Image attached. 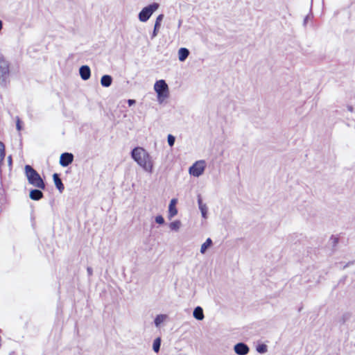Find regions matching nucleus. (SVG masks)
Returning <instances> with one entry per match:
<instances>
[{
	"label": "nucleus",
	"mask_w": 355,
	"mask_h": 355,
	"mask_svg": "<svg viewBox=\"0 0 355 355\" xmlns=\"http://www.w3.org/2000/svg\"><path fill=\"white\" fill-rule=\"evenodd\" d=\"M132 159L146 172L151 173L153 162L149 153L143 148L136 147L131 152Z\"/></svg>",
	"instance_id": "f257e3e1"
},
{
	"label": "nucleus",
	"mask_w": 355,
	"mask_h": 355,
	"mask_svg": "<svg viewBox=\"0 0 355 355\" xmlns=\"http://www.w3.org/2000/svg\"><path fill=\"white\" fill-rule=\"evenodd\" d=\"M25 175L30 184L40 189H45V184L40 175L30 165H26Z\"/></svg>",
	"instance_id": "f03ea898"
},
{
	"label": "nucleus",
	"mask_w": 355,
	"mask_h": 355,
	"mask_svg": "<svg viewBox=\"0 0 355 355\" xmlns=\"http://www.w3.org/2000/svg\"><path fill=\"white\" fill-rule=\"evenodd\" d=\"M154 89L157 94V98L159 103H162L168 96V87L165 80H157L154 85Z\"/></svg>",
	"instance_id": "7ed1b4c3"
},
{
	"label": "nucleus",
	"mask_w": 355,
	"mask_h": 355,
	"mask_svg": "<svg viewBox=\"0 0 355 355\" xmlns=\"http://www.w3.org/2000/svg\"><path fill=\"white\" fill-rule=\"evenodd\" d=\"M9 63L3 57H0V84L6 86L9 83Z\"/></svg>",
	"instance_id": "20e7f679"
},
{
	"label": "nucleus",
	"mask_w": 355,
	"mask_h": 355,
	"mask_svg": "<svg viewBox=\"0 0 355 355\" xmlns=\"http://www.w3.org/2000/svg\"><path fill=\"white\" fill-rule=\"evenodd\" d=\"M159 6V3H153L144 7L139 13L138 17L139 21L141 22L147 21L153 14V12L158 9Z\"/></svg>",
	"instance_id": "39448f33"
},
{
	"label": "nucleus",
	"mask_w": 355,
	"mask_h": 355,
	"mask_svg": "<svg viewBox=\"0 0 355 355\" xmlns=\"http://www.w3.org/2000/svg\"><path fill=\"white\" fill-rule=\"evenodd\" d=\"M206 163L205 160L196 161L189 169V172L194 177L200 176L205 171Z\"/></svg>",
	"instance_id": "423d86ee"
},
{
	"label": "nucleus",
	"mask_w": 355,
	"mask_h": 355,
	"mask_svg": "<svg viewBox=\"0 0 355 355\" xmlns=\"http://www.w3.org/2000/svg\"><path fill=\"white\" fill-rule=\"evenodd\" d=\"M73 161V155L69 153H64L60 155V164L66 167L71 164Z\"/></svg>",
	"instance_id": "0eeeda50"
},
{
	"label": "nucleus",
	"mask_w": 355,
	"mask_h": 355,
	"mask_svg": "<svg viewBox=\"0 0 355 355\" xmlns=\"http://www.w3.org/2000/svg\"><path fill=\"white\" fill-rule=\"evenodd\" d=\"M235 353L238 355H246L250 351L249 347L244 343H239L234 347Z\"/></svg>",
	"instance_id": "6e6552de"
},
{
	"label": "nucleus",
	"mask_w": 355,
	"mask_h": 355,
	"mask_svg": "<svg viewBox=\"0 0 355 355\" xmlns=\"http://www.w3.org/2000/svg\"><path fill=\"white\" fill-rule=\"evenodd\" d=\"M79 73L83 80H88L91 76V70L89 67L87 65L81 66L79 69Z\"/></svg>",
	"instance_id": "1a4fd4ad"
},
{
	"label": "nucleus",
	"mask_w": 355,
	"mask_h": 355,
	"mask_svg": "<svg viewBox=\"0 0 355 355\" xmlns=\"http://www.w3.org/2000/svg\"><path fill=\"white\" fill-rule=\"evenodd\" d=\"M177 200L173 198L171 200L168 206V218L171 219L178 214V209L175 207Z\"/></svg>",
	"instance_id": "9d476101"
},
{
	"label": "nucleus",
	"mask_w": 355,
	"mask_h": 355,
	"mask_svg": "<svg viewBox=\"0 0 355 355\" xmlns=\"http://www.w3.org/2000/svg\"><path fill=\"white\" fill-rule=\"evenodd\" d=\"M198 204L199 209L201 211L202 216L204 218H207V205L205 204H204L202 202V200L200 196H198Z\"/></svg>",
	"instance_id": "9b49d317"
},
{
	"label": "nucleus",
	"mask_w": 355,
	"mask_h": 355,
	"mask_svg": "<svg viewBox=\"0 0 355 355\" xmlns=\"http://www.w3.org/2000/svg\"><path fill=\"white\" fill-rule=\"evenodd\" d=\"M43 193L40 189H32L30 191L29 197L33 200H39L43 198Z\"/></svg>",
	"instance_id": "f8f14e48"
},
{
	"label": "nucleus",
	"mask_w": 355,
	"mask_h": 355,
	"mask_svg": "<svg viewBox=\"0 0 355 355\" xmlns=\"http://www.w3.org/2000/svg\"><path fill=\"white\" fill-rule=\"evenodd\" d=\"M53 178L56 188L59 190L60 192H62L64 187L61 179L60 178L59 175L58 173H54Z\"/></svg>",
	"instance_id": "ddd939ff"
},
{
	"label": "nucleus",
	"mask_w": 355,
	"mask_h": 355,
	"mask_svg": "<svg viewBox=\"0 0 355 355\" xmlns=\"http://www.w3.org/2000/svg\"><path fill=\"white\" fill-rule=\"evenodd\" d=\"M193 317L198 320H202L204 319V313L202 307L197 306L194 309L193 312Z\"/></svg>",
	"instance_id": "4468645a"
},
{
	"label": "nucleus",
	"mask_w": 355,
	"mask_h": 355,
	"mask_svg": "<svg viewBox=\"0 0 355 355\" xmlns=\"http://www.w3.org/2000/svg\"><path fill=\"white\" fill-rule=\"evenodd\" d=\"M189 51L187 48H180L178 51V58L181 62H184L189 56Z\"/></svg>",
	"instance_id": "2eb2a0df"
},
{
	"label": "nucleus",
	"mask_w": 355,
	"mask_h": 355,
	"mask_svg": "<svg viewBox=\"0 0 355 355\" xmlns=\"http://www.w3.org/2000/svg\"><path fill=\"white\" fill-rule=\"evenodd\" d=\"M112 78L110 75H104L101 77V84L103 87H108L112 85Z\"/></svg>",
	"instance_id": "dca6fc26"
},
{
	"label": "nucleus",
	"mask_w": 355,
	"mask_h": 355,
	"mask_svg": "<svg viewBox=\"0 0 355 355\" xmlns=\"http://www.w3.org/2000/svg\"><path fill=\"white\" fill-rule=\"evenodd\" d=\"M212 245V240L210 238H208L206 241L202 243L200 248V252L202 254H205L206 250L211 247Z\"/></svg>",
	"instance_id": "f3484780"
},
{
	"label": "nucleus",
	"mask_w": 355,
	"mask_h": 355,
	"mask_svg": "<svg viewBox=\"0 0 355 355\" xmlns=\"http://www.w3.org/2000/svg\"><path fill=\"white\" fill-rule=\"evenodd\" d=\"M166 318V315H162V314L157 315L154 320L155 326L157 327H158L161 324V323L164 322V320H165Z\"/></svg>",
	"instance_id": "a211bd4d"
},
{
	"label": "nucleus",
	"mask_w": 355,
	"mask_h": 355,
	"mask_svg": "<svg viewBox=\"0 0 355 355\" xmlns=\"http://www.w3.org/2000/svg\"><path fill=\"white\" fill-rule=\"evenodd\" d=\"M181 226L180 220H175L170 223L169 227L171 230L178 231Z\"/></svg>",
	"instance_id": "6ab92c4d"
},
{
	"label": "nucleus",
	"mask_w": 355,
	"mask_h": 355,
	"mask_svg": "<svg viewBox=\"0 0 355 355\" xmlns=\"http://www.w3.org/2000/svg\"><path fill=\"white\" fill-rule=\"evenodd\" d=\"M160 345H161V339H160V338H157L153 342V350L155 352H158L160 349Z\"/></svg>",
	"instance_id": "aec40b11"
},
{
	"label": "nucleus",
	"mask_w": 355,
	"mask_h": 355,
	"mask_svg": "<svg viewBox=\"0 0 355 355\" xmlns=\"http://www.w3.org/2000/svg\"><path fill=\"white\" fill-rule=\"evenodd\" d=\"M257 351L260 353V354H264L266 352H267L268 351V347L265 344H261V345H259L257 347Z\"/></svg>",
	"instance_id": "412c9836"
},
{
	"label": "nucleus",
	"mask_w": 355,
	"mask_h": 355,
	"mask_svg": "<svg viewBox=\"0 0 355 355\" xmlns=\"http://www.w3.org/2000/svg\"><path fill=\"white\" fill-rule=\"evenodd\" d=\"M164 15L163 14H160L159 15L157 18H156V20H155V26H158V27H160L161 26V22L162 21L163 19H164Z\"/></svg>",
	"instance_id": "4be33fe9"
},
{
	"label": "nucleus",
	"mask_w": 355,
	"mask_h": 355,
	"mask_svg": "<svg viewBox=\"0 0 355 355\" xmlns=\"http://www.w3.org/2000/svg\"><path fill=\"white\" fill-rule=\"evenodd\" d=\"M167 141H168V145L171 147L175 144V138L172 135H168V138H167Z\"/></svg>",
	"instance_id": "5701e85b"
},
{
	"label": "nucleus",
	"mask_w": 355,
	"mask_h": 355,
	"mask_svg": "<svg viewBox=\"0 0 355 355\" xmlns=\"http://www.w3.org/2000/svg\"><path fill=\"white\" fill-rule=\"evenodd\" d=\"M160 27L154 26V29L151 35V39H154L158 34L159 30Z\"/></svg>",
	"instance_id": "b1692460"
},
{
	"label": "nucleus",
	"mask_w": 355,
	"mask_h": 355,
	"mask_svg": "<svg viewBox=\"0 0 355 355\" xmlns=\"http://www.w3.org/2000/svg\"><path fill=\"white\" fill-rule=\"evenodd\" d=\"M155 222L162 225L164 223V219L161 215H159L155 217Z\"/></svg>",
	"instance_id": "393cba45"
},
{
	"label": "nucleus",
	"mask_w": 355,
	"mask_h": 355,
	"mask_svg": "<svg viewBox=\"0 0 355 355\" xmlns=\"http://www.w3.org/2000/svg\"><path fill=\"white\" fill-rule=\"evenodd\" d=\"M16 127H17V130H19V131L21 130V121L19 118L17 120Z\"/></svg>",
	"instance_id": "a878e982"
},
{
	"label": "nucleus",
	"mask_w": 355,
	"mask_h": 355,
	"mask_svg": "<svg viewBox=\"0 0 355 355\" xmlns=\"http://www.w3.org/2000/svg\"><path fill=\"white\" fill-rule=\"evenodd\" d=\"M350 318V314L349 313H345L343 315V322H345L346 320L349 319Z\"/></svg>",
	"instance_id": "bb28decb"
},
{
	"label": "nucleus",
	"mask_w": 355,
	"mask_h": 355,
	"mask_svg": "<svg viewBox=\"0 0 355 355\" xmlns=\"http://www.w3.org/2000/svg\"><path fill=\"white\" fill-rule=\"evenodd\" d=\"M87 273H88V275L89 276H92V274H93V270L91 267H87Z\"/></svg>",
	"instance_id": "cd10ccee"
},
{
	"label": "nucleus",
	"mask_w": 355,
	"mask_h": 355,
	"mask_svg": "<svg viewBox=\"0 0 355 355\" xmlns=\"http://www.w3.org/2000/svg\"><path fill=\"white\" fill-rule=\"evenodd\" d=\"M128 103L129 106H131L135 103V101L133 99H129L128 101Z\"/></svg>",
	"instance_id": "c85d7f7f"
},
{
	"label": "nucleus",
	"mask_w": 355,
	"mask_h": 355,
	"mask_svg": "<svg viewBox=\"0 0 355 355\" xmlns=\"http://www.w3.org/2000/svg\"><path fill=\"white\" fill-rule=\"evenodd\" d=\"M8 161L9 165H11L12 164V157H11V156H9L8 157Z\"/></svg>",
	"instance_id": "c756f323"
},
{
	"label": "nucleus",
	"mask_w": 355,
	"mask_h": 355,
	"mask_svg": "<svg viewBox=\"0 0 355 355\" xmlns=\"http://www.w3.org/2000/svg\"><path fill=\"white\" fill-rule=\"evenodd\" d=\"M347 109L349 112H353L354 109H353V107L349 105L347 107Z\"/></svg>",
	"instance_id": "7c9ffc66"
},
{
	"label": "nucleus",
	"mask_w": 355,
	"mask_h": 355,
	"mask_svg": "<svg viewBox=\"0 0 355 355\" xmlns=\"http://www.w3.org/2000/svg\"><path fill=\"white\" fill-rule=\"evenodd\" d=\"M308 18H309V16H306L304 20V24L306 23L307 20H308Z\"/></svg>",
	"instance_id": "2f4dec72"
},
{
	"label": "nucleus",
	"mask_w": 355,
	"mask_h": 355,
	"mask_svg": "<svg viewBox=\"0 0 355 355\" xmlns=\"http://www.w3.org/2000/svg\"><path fill=\"white\" fill-rule=\"evenodd\" d=\"M182 24V20H179V23H178V27H180Z\"/></svg>",
	"instance_id": "473e14b6"
},
{
	"label": "nucleus",
	"mask_w": 355,
	"mask_h": 355,
	"mask_svg": "<svg viewBox=\"0 0 355 355\" xmlns=\"http://www.w3.org/2000/svg\"><path fill=\"white\" fill-rule=\"evenodd\" d=\"M337 243V239H334V243Z\"/></svg>",
	"instance_id": "72a5a7b5"
},
{
	"label": "nucleus",
	"mask_w": 355,
	"mask_h": 355,
	"mask_svg": "<svg viewBox=\"0 0 355 355\" xmlns=\"http://www.w3.org/2000/svg\"><path fill=\"white\" fill-rule=\"evenodd\" d=\"M13 352L12 353H10V355H12Z\"/></svg>",
	"instance_id": "f704fd0d"
}]
</instances>
